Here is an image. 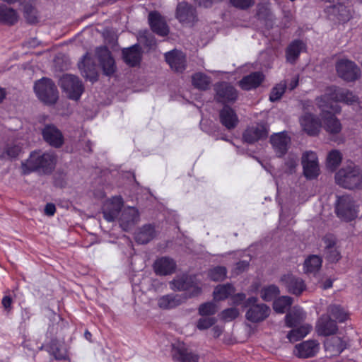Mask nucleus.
Listing matches in <instances>:
<instances>
[{
  "mask_svg": "<svg viewBox=\"0 0 362 362\" xmlns=\"http://www.w3.org/2000/svg\"><path fill=\"white\" fill-rule=\"evenodd\" d=\"M357 99L352 92L337 86L327 87L325 94L317 98V105L322 112V127L327 133L331 135L337 134L342 129L340 121L334 115L341 111L337 103L352 104Z\"/></svg>",
  "mask_w": 362,
  "mask_h": 362,
  "instance_id": "1",
  "label": "nucleus"
},
{
  "mask_svg": "<svg viewBox=\"0 0 362 362\" xmlns=\"http://www.w3.org/2000/svg\"><path fill=\"white\" fill-rule=\"evenodd\" d=\"M56 163L57 156L52 152L42 154L33 152L26 161L22 163V169L24 174H28L33 171L49 174L54 169Z\"/></svg>",
  "mask_w": 362,
  "mask_h": 362,
  "instance_id": "2",
  "label": "nucleus"
},
{
  "mask_svg": "<svg viewBox=\"0 0 362 362\" xmlns=\"http://www.w3.org/2000/svg\"><path fill=\"white\" fill-rule=\"evenodd\" d=\"M35 93L38 99L47 105H54L59 98V92L54 83L48 78H42L35 83Z\"/></svg>",
  "mask_w": 362,
  "mask_h": 362,
  "instance_id": "3",
  "label": "nucleus"
},
{
  "mask_svg": "<svg viewBox=\"0 0 362 362\" xmlns=\"http://www.w3.org/2000/svg\"><path fill=\"white\" fill-rule=\"evenodd\" d=\"M335 180L339 185L352 189L362 184V173L358 168L349 165L336 173Z\"/></svg>",
  "mask_w": 362,
  "mask_h": 362,
  "instance_id": "4",
  "label": "nucleus"
},
{
  "mask_svg": "<svg viewBox=\"0 0 362 362\" xmlns=\"http://www.w3.org/2000/svg\"><path fill=\"white\" fill-rule=\"evenodd\" d=\"M337 216L346 221H350L358 216L359 205L349 195L338 196L335 204Z\"/></svg>",
  "mask_w": 362,
  "mask_h": 362,
  "instance_id": "5",
  "label": "nucleus"
},
{
  "mask_svg": "<svg viewBox=\"0 0 362 362\" xmlns=\"http://www.w3.org/2000/svg\"><path fill=\"white\" fill-rule=\"evenodd\" d=\"M170 285L171 288L174 291H186L180 296L187 297V299L197 296L202 292L199 284L192 276L183 275L178 276L170 282Z\"/></svg>",
  "mask_w": 362,
  "mask_h": 362,
  "instance_id": "6",
  "label": "nucleus"
},
{
  "mask_svg": "<svg viewBox=\"0 0 362 362\" xmlns=\"http://www.w3.org/2000/svg\"><path fill=\"white\" fill-rule=\"evenodd\" d=\"M257 298L250 297L244 303L245 307L248 308L245 313V317L252 322H259L265 320L269 315V308L264 303H257Z\"/></svg>",
  "mask_w": 362,
  "mask_h": 362,
  "instance_id": "7",
  "label": "nucleus"
},
{
  "mask_svg": "<svg viewBox=\"0 0 362 362\" xmlns=\"http://www.w3.org/2000/svg\"><path fill=\"white\" fill-rule=\"evenodd\" d=\"M337 74L344 81L351 82L360 78L361 69L351 60L340 59L335 64Z\"/></svg>",
  "mask_w": 362,
  "mask_h": 362,
  "instance_id": "8",
  "label": "nucleus"
},
{
  "mask_svg": "<svg viewBox=\"0 0 362 362\" xmlns=\"http://www.w3.org/2000/svg\"><path fill=\"white\" fill-rule=\"evenodd\" d=\"M60 86L70 99L75 100L80 98L84 90L80 79L71 74H65L61 78Z\"/></svg>",
  "mask_w": 362,
  "mask_h": 362,
  "instance_id": "9",
  "label": "nucleus"
},
{
  "mask_svg": "<svg viewBox=\"0 0 362 362\" xmlns=\"http://www.w3.org/2000/svg\"><path fill=\"white\" fill-rule=\"evenodd\" d=\"M302 165L303 173L306 177L312 179L318 175L320 168L317 156L315 152H305L302 156Z\"/></svg>",
  "mask_w": 362,
  "mask_h": 362,
  "instance_id": "10",
  "label": "nucleus"
},
{
  "mask_svg": "<svg viewBox=\"0 0 362 362\" xmlns=\"http://www.w3.org/2000/svg\"><path fill=\"white\" fill-rule=\"evenodd\" d=\"M43 139L54 148L61 147L64 142L62 132L54 124H47L42 130Z\"/></svg>",
  "mask_w": 362,
  "mask_h": 362,
  "instance_id": "11",
  "label": "nucleus"
},
{
  "mask_svg": "<svg viewBox=\"0 0 362 362\" xmlns=\"http://www.w3.org/2000/svg\"><path fill=\"white\" fill-rule=\"evenodd\" d=\"M100 64L103 69L104 74L106 76L112 75L116 70L115 63L110 52L106 47H100L96 49Z\"/></svg>",
  "mask_w": 362,
  "mask_h": 362,
  "instance_id": "12",
  "label": "nucleus"
},
{
  "mask_svg": "<svg viewBox=\"0 0 362 362\" xmlns=\"http://www.w3.org/2000/svg\"><path fill=\"white\" fill-rule=\"evenodd\" d=\"M216 99L217 101L226 103H233L238 98V91L230 84L222 82L216 86Z\"/></svg>",
  "mask_w": 362,
  "mask_h": 362,
  "instance_id": "13",
  "label": "nucleus"
},
{
  "mask_svg": "<svg viewBox=\"0 0 362 362\" xmlns=\"http://www.w3.org/2000/svg\"><path fill=\"white\" fill-rule=\"evenodd\" d=\"M281 282L289 293L296 296H300L306 288L304 281L301 278L291 274L282 276Z\"/></svg>",
  "mask_w": 362,
  "mask_h": 362,
  "instance_id": "14",
  "label": "nucleus"
},
{
  "mask_svg": "<svg viewBox=\"0 0 362 362\" xmlns=\"http://www.w3.org/2000/svg\"><path fill=\"white\" fill-rule=\"evenodd\" d=\"M270 142L276 156L282 157L288 150L291 138L285 132L276 133L271 136Z\"/></svg>",
  "mask_w": 362,
  "mask_h": 362,
  "instance_id": "15",
  "label": "nucleus"
},
{
  "mask_svg": "<svg viewBox=\"0 0 362 362\" xmlns=\"http://www.w3.org/2000/svg\"><path fill=\"white\" fill-rule=\"evenodd\" d=\"M123 206V200L121 197H114L106 202L104 205L103 214L104 218L108 222H112L118 216Z\"/></svg>",
  "mask_w": 362,
  "mask_h": 362,
  "instance_id": "16",
  "label": "nucleus"
},
{
  "mask_svg": "<svg viewBox=\"0 0 362 362\" xmlns=\"http://www.w3.org/2000/svg\"><path fill=\"white\" fill-rule=\"evenodd\" d=\"M268 131L263 124H257L247 128L243 132V138L245 142L247 144H253L259 140L267 138Z\"/></svg>",
  "mask_w": 362,
  "mask_h": 362,
  "instance_id": "17",
  "label": "nucleus"
},
{
  "mask_svg": "<svg viewBox=\"0 0 362 362\" xmlns=\"http://www.w3.org/2000/svg\"><path fill=\"white\" fill-rule=\"evenodd\" d=\"M119 224L124 230L128 231L139 221V211L134 207H127L122 211Z\"/></svg>",
  "mask_w": 362,
  "mask_h": 362,
  "instance_id": "18",
  "label": "nucleus"
},
{
  "mask_svg": "<svg viewBox=\"0 0 362 362\" xmlns=\"http://www.w3.org/2000/svg\"><path fill=\"white\" fill-rule=\"evenodd\" d=\"M78 68L81 70L82 76L86 79H88L91 82L98 80L95 64L88 54L83 56L82 60L78 63Z\"/></svg>",
  "mask_w": 362,
  "mask_h": 362,
  "instance_id": "19",
  "label": "nucleus"
},
{
  "mask_svg": "<svg viewBox=\"0 0 362 362\" xmlns=\"http://www.w3.org/2000/svg\"><path fill=\"white\" fill-rule=\"evenodd\" d=\"M165 60L172 69L182 72L186 67V57L182 52L173 50L165 54Z\"/></svg>",
  "mask_w": 362,
  "mask_h": 362,
  "instance_id": "20",
  "label": "nucleus"
},
{
  "mask_svg": "<svg viewBox=\"0 0 362 362\" xmlns=\"http://www.w3.org/2000/svg\"><path fill=\"white\" fill-rule=\"evenodd\" d=\"M176 16L180 22L185 24L193 23L197 19L195 9L185 2L177 5Z\"/></svg>",
  "mask_w": 362,
  "mask_h": 362,
  "instance_id": "21",
  "label": "nucleus"
},
{
  "mask_svg": "<svg viewBox=\"0 0 362 362\" xmlns=\"http://www.w3.org/2000/svg\"><path fill=\"white\" fill-rule=\"evenodd\" d=\"M303 130L310 136L317 135L322 127L320 120L313 115L306 113L300 119Z\"/></svg>",
  "mask_w": 362,
  "mask_h": 362,
  "instance_id": "22",
  "label": "nucleus"
},
{
  "mask_svg": "<svg viewBox=\"0 0 362 362\" xmlns=\"http://www.w3.org/2000/svg\"><path fill=\"white\" fill-rule=\"evenodd\" d=\"M148 22L153 33L160 36H165L169 33L168 27L164 18L158 12H151Z\"/></svg>",
  "mask_w": 362,
  "mask_h": 362,
  "instance_id": "23",
  "label": "nucleus"
},
{
  "mask_svg": "<svg viewBox=\"0 0 362 362\" xmlns=\"http://www.w3.org/2000/svg\"><path fill=\"white\" fill-rule=\"evenodd\" d=\"M345 347V344L339 337H332L325 341V349L327 357L339 356Z\"/></svg>",
  "mask_w": 362,
  "mask_h": 362,
  "instance_id": "24",
  "label": "nucleus"
},
{
  "mask_svg": "<svg viewBox=\"0 0 362 362\" xmlns=\"http://www.w3.org/2000/svg\"><path fill=\"white\" fill-rule=\"evenodd\" d=\"M187 297L178 294H168L161 296L158 300V305L162 309H172L182 304Z\"/></svg>",
  "mask_w": 362,
  "mask_h": 362,
  "instance_id": "25",
  "label": "nucleus"
},
{
  "mask_svg": "<svg viewBox=\"0 0 362 362\" xmlns=\"http://www.w3.org/2000/svg\"><path fill=\"white\" fill-rule=\"evenodd\" d=\"M316 329L319 334L329 336L336 333L337 325L329 316L322 315L318 320Z\"/></svg>",
  "mask_w": 362,
  "mask_h": 362,
  "instance_id": "26",
  "label": "nucleus"
},
{
  "mask_svg": "<svg viewBox=\"0 0 362 362\" xmlns=\"http://www.w3.org/2000/svg\"><path fill=\"white\" fill-rule=\"evenodd\" d=\"M264 78L262 72L256 71L244 76L238 83L243 90H250L258 87L263 81Z\"/></svg>",
  "mask_w": 362,
  "mask_h": 362,
  "instance_id": "27",
  "label": "nucleus"
},
{
  "mask_svg": "<svg viewBox=\"0 0 362 362\" xmlns=\"http://www.w3.org/2000/svg\"><path fill=\"white\" fill-rule=\"evenodd\" d=\"M176 264L173 259L163 257L158 259L153 265L155 272L159 275H168L172 274L175 269Z\"/></svg>",
  "mask_w": 362,
  "mask_h": 362,
  "instance_id": "28",
  "label": "nucleus"
},
{
  "mask_svg": "<svg viewBox=\"0 0 362 362\" xmlns=\"http://www.w3.org/2000/svg\"><path fill=\"white\" fill-rule=\"evenodd\" d=\"M297 355L301 358H308L315 356L319 351V344L315 340L303 341L296 346Z\"/></svg>",
  "mask_w": 362,
  "mask_h": 362,
  "instance_id": "29",
  "label": "nucleus"
},
{
  "mask_svg": "<svg viewBox=\"0 0 362 362\" xmlns=\"http://www.w3.org/2000/svg\"><path fill=\"white\" fill-rule=\"evenodd\" d=\"M221 124L228 129H234L238 123V118L235 111L228 106H225L220 112Z\"/></svg>",
  "mask_w": 362,
  "mask_h": 362,
  "instance_id": "30",
  "label": "nucleus"
},
{
  "mask_svg": "<svg viewBox=\"0 0 362 362\" xmlns=\"http://www.w3.org/2000/svg\"><path fill=\"white\" fill-rule=\"evenodd\" d=\"M124 62L131 66L138 64L141 60V49L139 45H134L122 50Z\"/></svg>",
  "mask_w": 362,
  "mask_h": 362,
  "instance_id": "31",
  "label": "nucleus"
},
{
  "mask_svg": "<svg viewBox=\"0 0 362 362\" xmlns=\"http://www.w3.org/2000/svg\"><path fill=\"white\" fill-rule=\"evenodd\" d=\"M156 236L154 226L151 224L143 226L135 234V240L140 244H146Z\"/></svg>",
  "mask_w": 362,
  "mask_h": 362,
  "instance_id": "32",
  "label": "nucleus"
},
{
  "mask_svg": "<svg viewBox=\"0 0 362 362\" xmlns=\"http://www.w3.org/2000/svg\"><path fill=\"white\" fill-rule=\"evenodd\" d=\"M305 313L303 310L297 307H294L286 315V324L288 327H297L305 319Z\"/></svg>",
  "mask_w": 362,
  "mask_h": 362,
  "instance_id": "33",
  "label": "nucleus"
},
{
  "mask_svg": "<svg viewBox=\"0 0 362 362\" xmlns=\"http://www.w3.org/2000/svg\"><path fill=\"white\" fill-rule=\"evenodd\" d=\"M16 11L6 5L0 4V23L6 25H13L18 21Z\"/></svg>",
  "mask_w": 362,
  "mask_h": 362,
  "instance_id": "34",
  "label": "nucleus"
},
{
  "mask_svg": "<svg viewBox=\"0 0 362 362\" xmlns=\"http://www.w3.org/2000/svg\"><path fill=\"white\" fill-rule=\"evenodd\" d=\"M305 45L300 40L293 41L287 47L286 51V59L288 62L293 64L298 58L299 54L304 49Z\"/></svg>",
  "mask_w": 362,
  "mask_h": 362,
  "instance_id": "35",
  "label": "nucleus"
},
{
  "mask_svg": "<svg viewBox=\"0 0 362 362\" xmlns=\"http://www.w3.org/2000/svg\"><path fill=\"white\" fill-rule=\"evenodd\" d=\"M322 259L317 255H310L304 262V272L306 274H315L322 266Z\"/></svg>",
  "mask_w": 362,
  "mask_h": 362,
  "instance_id": "36",
  "label": "nucleus"
},
{
  "mask_svg": "<svg viewBox=\"0 0 362 362\" xmlns=\"http://www.w3.org/2000/svg\"><path fill=\"white\" fill-rule=\"evenodd\" d=\"M235 292L234 287L229 284L218 285L214 291V298L215 300H223L228 298Z\"/></svg>",
  "mask_w": 362,
  "mask_h": 362,
  "instance_id": "37",
  "label": "nucleus"
},
{
  "mask_svg": "<svg viewBox=\"0 0 362 362\" xmlns=\"http://www.w3.org/2000/svg\"><path fill=\"white\" fill-rule=\"evenodd\" d=\"M293 329L287 335L290 341H296L305 337L310 331L311 326L308 324L299 327H293Z\"/></svg>",
  "mask_w": 362,
  "mask_h": 362,
  "instance_id": "38",
  "label": "nucleus"
},
{
  "mask_svg": "<svg viewBox=\"0 0 362 362\" xmlns=\"http://www.w3.org/2000/svg\"><path fill=\"white\" fill-rule=\"evenodd\" d=\"M173 358L181 362H198L197 355L188 351L182 347L175 350Z\"/></svg>",
  "mask_w": 362,
  "mask_h": 362,
  "instance_id": "39",
  "label": "nucleus"
},
{
  "mask_svg": "<svg viewBox=\"0 0 362 362\" xmlns=\"http://www.w3.org/2000/svg\"><path fill=\"white\" fill-rule=\"evenodd\" d=\"M293 303V298L284 296L276 299L273 303L274 310L278 313H284Z\"/></svg>",
  "mask_w": 362,
  "mask_h": 362,
  "instance_id": "40",
  "label": "nucleus"
},
{
  "mask_svg": "<svg viewBox=\"0 0 362 362\" xmlns=\"http://www.w3.org/2000/svg\"><path fill=\"white\" fill-rule=\"evenodd\" d=\"M21 151V147L17 144H7L1 153V158L11 159L16 158Z\"/></svg>",
  "mask_w": 362,
  "mask_h": 362,
  "instance_id": "41",
  "label": "nucleus"
},
{
  "mask_svg": "<svg viewBox=\"0 0 362 362\" xmlns=\"http://www.w3.org/2000/svg\"><path fill=\"white\" fill-rule=\"evenodd\" d=\"M341 161V154L337 150L331 151L327 158V167L332 171L334 170Z\"/></svg>",
  "mask_w": 362,
  "mask_h": 362,
  "instance_id": "42",
  "label": "nucleus"
},
{
  "mask_svg": "<svg viewBox=\"0 0 362 362\" xmlns=\"http://www.w3.org/2000/svg\"><path fill=\"white\" fill-rule=\"evenodd\" d=\"M279 288L275 285L264 287L260 291L261 298L265 301H271L279 294Z\"/></svg>",
  "mask_w": 362,
  "mask_h": 362,
  "instance_id": "43",
  "label": "nucleus"
},
{
  "mask_svg": "<svg viewBox=\"0 0 362 362\" xmlns=\"http://www.w3.org/2000/svg\"><path fill=\"white\" fill-rule=\"evenodd\" d=\"M210 83L209 78L202 73H197L192 76V84L200 90H206Z\"/></svg>",
  "mask_w": 362,
  "mask_h": 362,
  "instance_id": "44",
  "label": "nucleus"
},
{
  "mask_svg": "<svg viewBox=\"0 0 362 362\" xmlns=\"http://www.w3.org/2000/svg\"><path fill=\"white\" fill-rule=\"evenodd\" d=\"M286 88V81H281L276 86H274L270 93L269 100L272 102H275L279 100L285 92Z\"/></svg>",
  "mask_w": 362,
  "mask_h": 362,
  "instance_id": "45",
  "label": "nucleus"
},
{
  "mask_svg": "<svg viewBox=\"0 0 362 362\" xmlns=\"http://www.w3.org/2000/svg\"><path fill=\"white\" fill-rule=\"evenodd\" d=\"M328 312L330 313L331 316L340 322L346 320V314L339 305H330L328 308Z\"/></svg>",
  "mask_w": 362,
  "mask_h": 362,
  "instance_id": "46",
  "label": "nucleus"
},
{
  "mask_svg": "<svg viewBox=\"0 0 362 362\" xmlns=\"http://www.w3.org/2000/svg\"><path fill=\"white\" fill-rule=\"evenodd\" d=\"M226 269L224 267H216L209 272V276L215 281H223L226 276Z\"/></svg>",
  "mask_w": 362,
  "mask_h": 362,
  "instance_id": "47",
  "label": "nucleus"
},
{
  "mask_svg": "<svg viewBox=\"0 0 362 362\" xmlns=\"http://www.w3.org/2000/svg\"><path fill=\"white\" fill-rule=\"evenodd\" d=\"M216 311V305L212 302L202 303L199 307V314L202 316L212 315H214Z\"/></svg>",
  "mask_w": 362,
  "mask_h": 362,
  "instance_id": "48",
  "label": "nucleus"
},
{
  "mask_svg": "<svg viewBox=\"0 0 362 362\" xmlns=\"http://www.w3.org/2000/svg\"><path fill=\"white\" fill-rule=\"evenodd\" d=\"M24 17L29 23L33 24L37 22V11L35 8L30 5L25 6Z\"/></svg>",
  "mask_w": 362,
  "mask_h": 362,
  "instance_id": "49",
  "label": "nucleus"
},
{
  "mask_svg": "<svg viewBox=\"0 0 362 362\" xmlns=\"http://www.w3.org/2000/svg\"><path fill=\"white\" fill-rule=\"evenodd\" d=\"M298 157L296 154H289L286 162V172L291 174L295 171V169L298 165Z\"/></svg>",
  "mask_w": 362,
  "mask_h": 362,
  "instance_id": "50",
  "label": "nucleus"
},
{
  "mask_svg": "<svg viewBox=\"0 0 362 362\" xmlns=\"http://www.w3.org/2000/svg\"><path fill=\"white\" fill-rule=\"evenodd\" d=\"M239 310L236 308H230L223 310L221 313V317L227 322L232 321L238 317Z\"/></svg>",
  "mask_w": 362,
  "mask_h": 362,
  "instance_id": "51",
  "label": "nucleus"
},
{
  "mask_svg": "<svg viewBox=\"0 0 362 362\" xmlns=\"http://www.w3.org/2000/svg\"><path fill=\"white\" fill-rule=\"evenodd\" d=\"M216 322V320L214 317H204L197 321V327L199 330L206 329L213 326Z\"/></svg>",
  "mask_w": 362,
  "mask_h": 362,
  "instance_id": "52",
  "label": "nucleus"
},
{
  "mask_svg": "<svg viewBox=\"0 0 362 362\" xmlns=\"http://www.w3.org/2000/svg\"><path fill=\"white\" fill-rule=\"evenodd\" d=\"M331 9L332 10V13L334 15L338 16V19L339 21H345L349 19V15H345L346 13V7L344 5H334Z\"/></svg>",
  "mask_w": 362,
  "mask_h": 362,
  "instance_id": "53",
  "label": "nucleus"
},
{
  "mask_svg": "<svg viewBox=\"0 0 362 362\" xmlns=\"http://www.w3.org/2000/svg\"><path fill=\"white\" fill-rule=\"evenodd\" d=\"M324 255L325 258L330 262H336L341 257L340 253L337 249V247L330 250H324Z\"/></svg>",
  "mask_w": 362,
  "mask_h": 362,
  "instance_id": "54",
  "label": "nucleus"
},
{
  "mask_svg": "<svg viewBox=\"0 0 362 362\" xmlns=\"http://www.w3.org/2000/svg\"><path fill=\"white\" fill-rule=\"evenodd\" d=\"M230 1L233 6L243 10L252 6L255 4V0H230Z\"/></svg>",
  "mask_w": 362,
  "mask_h": 362,
  "instance_id": "55",
  "label": "nucleus"
},
{
  "mask_svg": "<svg viewBox=\"0 0 362 362\" xmlns=\"http://www.w3.org/2000/svg\"><path fill=\"white\" fill-rule=\"evenodd\" d=\"M324 250L332 249L336 247V238L332 235H327L323 239Z\"/></svg>",
  "mask_w": 362,
  "mask_h": 362,
  "instance_id": "56",
  "label": "nucleus"
},
{
  "mask_svg": "<svg viewBox=\"0 0 362 362\" xmlns=\"http://www.w3.org/2000/svg\"><path fill=\"white\" fill-rule=\"evenodd\" d=\"M51 349L52 353L56 359L62 360L66 358V351L62 346H52Z\"/></svg>",
  "mask_w": 362,
  "mask_h": 362,
  "instance_id": "57",
  "label": "nucleus"
},
{
  "mask_svg": "<svg viewBox=\"0 0 362 362\" xmlns=\"http://www.w3.org/2000/svg\"><path fill=\"white\" fill-rule=\"evenodd\" d=\"M245 294L239 293L231 296L232 303L233 305H238L245 299Z\"/></svg>",
  "mask_w": 362,
  "mask_h": 362,
  "instance_id": "58",
  "label": "nucleus"
},
{
  "mask_svg": "<svg viewBox=\"0 0 362 362\" xmlns=\"http://www.w3.org/2000/svg\"><path fill=\"white\" fill-rule=\"evenodd\" d=\"M12 298L9 296H5L1 300L2 306L4 310L9 312L11 310Z\"/></svg>",
  "mask_w": 362,
  "mask_h": 362,
  "instance_id": "59",
  "label": "nucleus"
},
{
  "mask_svg": "<svg viewBox=\"0 0 362 362\" xmlns=\"http://www.w3.org/2000/svg\"><path fill=\"white\" fill-rule=\"evenodd\" d=\"M248 265L249 264L247 261H240L238 262L235 269L237 274L245 271L247 268Z\"/></svg>",
  "mask_w": 362,
  "mask_h": 362,
  "instance_id": "60",
  "label": "nucleus"
},
{
  "mask_svg": "<svg viewBox=\"0 0 362 362\" xmlns=\"http://www.w3.org/2000/svg\"><path fill=\"white\" fill-rule=\"evenodd\" d=\"M147 35L148 33L144 32L142 35H140L139 39L141 42H144V40L145 39V43L146 45L151 47L154 44L153 39L151 37L148 38Z\"/></svg>",
  "mask_w": 362,
  "mask_h": 362,
  "instance_id": "61",
  "label": "nucleus"
},
{
  "mask_svg": "<svg viewBox=\"0 0 362 362\" xmlns=\"http://www.w3.org/2000/svg\"><path fill=\"white\" fill-rule=\"evenodd\" d=\"M56 211L55 205L51 203L46 204L45 207V214L47 216H53Z\"/></svg>",
  "mask_w": 362,
  "mask_h": 362,
  "instance_id": "62",
  "label": "nucleus"
},
{
  "mask_svg": "<svg viewBox=\"0 0 362 362\" xmlns=\"http://www.w3.org/2000/svg\"><path fill=\"white\" fill-rule=\"evenodd\" d=\"M195 1L201 6L208 8L213 4L212 0H195Z\"/></svg>",
  "mask_w": 362,
  "mask_h": 362,
  "instance_id": "63",
  "label": "nucleus"
},
{
  "mask_svg": "<svg viewBox=\"0 0 362 362\" xmlns=\"http://www.w3.org/2000/svg\"><path fill=\"white\" fill-rule=\"evenodd\" d=\"M298 77H294L292 78V80L291 81L289 85H288V88L290 90H293L295 88H296V86H298Z\"/></svg>",
  "mask_w": 362,
  "mask_h": 362,
  "instance_id": "64",
  "label": "nucleus"
}]
</instances>
